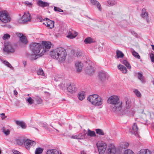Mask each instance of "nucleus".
Segmentation results:
<instances>
[{
	"label": "nucleus",
	"mask_w": 154,
	"mask_h": 154,
	"mask_svg": "<svg viewBox=\"0 0 154 154\" xmlns=\"http://www.w3.org/2000/svg\"><path fill=\"white\" fill-rule=\"evenodd\" d=\"M107 102L108 103L113 105L111 106L112 111L118 112L121 111L122 102L120 101L118 96L116 95L111 96L108 98Z\"/></svg>",
	"instance_id": "1"
},
{
	"label": "nucleus",
	"mask_w": 154,
	"mask_h": 154,
	"mask_svg": "<svg viewBox=\"0 0 154 154\" xmlns=\"http://www.w3.org/2000/svg\"><path fill=\"white\" fill-rule=\"evenodd\" d=\"M42 47L41 44L38 43L33 42L29 45L30 48L33 53L32 55L31 56V60H35L41 56H40V53L42 51Z\"/></svg>",
	"instance_id": "2"
},
{
	"label": "nucleus",
	"mask_w": 154,
	"mask_h": 154,
	"mask_svg": "<svg viewBox=\"0 0 154 154\" xmlns=\"http://www.w3.org/2000/svg\"><path fill=\"white\" fill-rule=\"evenodd\" d=\"M88 100L93 105L100 106L103 103V100L97 94H93L89 96Z\"/></svg>",
	"instance_id": "3"
},
{
	"label": "nucleus",
	"mask_w": 154,
	"mask_h": 154,
	"mask_svg": "<svg viewBox=\"0 0 154 154\" xmlns=\"http://www.w3.org/2000/svg\"><path fill=\"white\" fill-rule=\"evenodd\" d=\"M51 46V43L50 42L43 41L42 42L41 47L42 51L40 52V56H42L45 53L48 51Z\"/></svg>",
	"instance_id": "4"
},
{
	"label": "nucleus",
	"mask_w": 154,
	"mask_h": 154,
	"mask_svg": "<svg viewBox=\"0 0 154 154\" xmlns=\"http://www.w3.org/2000/svg\"><path fill=\"white\" fill-rule=\"evenodd\" d=\"M58 60L59 62H62L66 60L67 53L65 50L62 47H59Z\"/></svg>",
	"instance_id": "5"
},
{
	"label": "nucleus",
	"mask_w": 154,
	"mask_h": 154,
	"mask_svg": "<svg viewBox=\"0 0 154 154\" xmlns=\"http://www.w3.org/2000/svg\"><path fill=\"white\" fill-rule=\"evenodd\" d=\"M0 20L2 22L5 23L10 21V18L6 11H0Z\"/></svg>",
	"instance_id": "6"
},
{
	"label": "nucleus",
	"mask_w": 154,
	"mask_h": 154,
	"mask_svg": "<svg viewBox=\"0 0 154 154\" xmlns=\"http://www.w3.org/2000/svg\"><path fill=\"white\" fill-rule=\"evenodd\" d=\"M96 144L99 154H104L106 148H107L106 143L103 141H100Z\"/></svg>",
	"instance_id": "7"
},
{
	"label": "nucleus",
	"mask_w": 154,
	"mask_h": 154,
	"mask_svg": "<svg viewBox=\"0 0 154 154\" xmlns=\"http://www.w3.org/2000/svg\"><path fill=\"white\" fill-rule=\"evenodd\" d=\"M3 50L4 51L8 53H14L15 51V49L9 42H5L4 43V47Z\"/></svg>",
	"instance_id": "8"
},
{
	"label": "nucleus",
	"mask_w": 154,
	"mask_h": 154,
	"mask_svg": "<svg viewBox=\"0 0 154 154\" xmlns=\"http://www.w3.org/2000/svg\"><path fill=\"white\" fill-rule=\"evenodd\" d=\"M108 78L107 73L103 71H101L99 72L98 74V80L101 82H105Z\"/></svg>",
	"instance_id": "9"
},
{
	"label": "nucleus",
	"mask_w": 154,
	"mask_h": 154,
	"mask_svg": "<svg viewBox=\"0 0 154 154\" xmlns=\"http://www.w3.org/2000/svg\"><path fill=\"white\" fill-rule=\"evenodd\" d=\"M106 151V154H116V147L112 143L109 144L108 145Z\"/></svg>",
	"instance_id": "10"
},
{
	"label": "nucleus",
	"mask_w": 154,
	"mask_h": 154,
	"mask_svg": "<svg viewBox=\"0 0 154 154\" xmlns=\"http://www.w3.org/2000/svg\"><path fill=\"white\" fill-rule=\"evenodd\" d=\"M24 144L25 148L27 150H29L31 147L34 146L36 143L34 141L27 139L25 140Z\"/></svg>",
	"instance_id": "11"
},
{
	"label": "nucleus",
	"mask_w": 154,
	"mask_h": 154,
	"mask_svg": "<svg viewBox=\"0 0 154 154\" xmlns=\"http://www.w3.org/2000/svg\"><path fill=\"white\" fill-rule=\"evenodd\" d=\"M67 91L70 93L73 94L77 91L75 85L73 83H69L66 85Z\"/></svg>",
	"instance_id": "12"
},
{
	"label": "nucleus",
	"mask_w": 154,
	"mask_h": 154,
	"mask_svg": "<svg viewBox=\"0 0 154 154\" xmlns=\"http://www.w3.org/2000/svg\"><path fill=\"white\" fill-rule=\"evenodd\" d=\"M31 17L29 13L28 12L25 13L23 16L20 20V23H24L28 21H30Z\"/></svg>",
	"instance_id": "13"
},
{
	"label": "nucleus",
	"mask_w": 154,
	"mask_h": 154,
	"mask_svg": "<svg viewBox=\"0 0 154 154\" xmlns=\"http://www.w3.org/2000/svg\"><path fill=\"white\" fill-rule=\"evenodd\" d=\"M16 35L19 38L20 41L23 44L26 45L28 43V41L26 36L24 35L22 33L17 32Z\"/></svg>",
	"instance_id": "14"
},
{
	"label": "nucleus",
	"mask_w": 154,
	"mask_h": 154,
	"mask_svg": "<svg viewBox=\"0 0 154 154\" xmlns=\"http://www.w3.org/2000/svg\"><path fill=\"white\" fill-rule=\"evenodd\" d=\"M59 47L57 48L52 51L50 53V55L53 59H55L58 61V56L59 54Z\"/></svg>",
	"instance_id": "15"
},
{
	"label": "nucleus",
	"mask_w": 154,
	"mask_h": 154,
	"mask_svg": "<svg viewBox=\"0 0 154 154\" xmlns=\"http://www.w3.org/2000/svg\"><path fill=\"white\" fill-rule=\"evenodd\" d=\"M46 21L44 22L43 23L47 26V27L50 29H52L54 27V22L53 21L51 20L48 18L46 19Z\"/></svg>",
	"instance_id": "16"
},
{
	"label": "nucleus",
	"mask_w": 154,
	"mask_h": 154,
	"mask_svg": "<svg viewBox=\"0 0 154 154\" xmlns=\"http://www.w3.org/2000/svg\"><path fill=\"white\" fill-rule=\"evenodd\" d=\"M77 35V32L72 29H70L68 32L67 37L70 39H72L75 38Z\"/></svg>",
	"instance_id": "17"
},
{
	"label": "nucleus",
	"mask_w": 154,
	"mask_h": 154,
	"mask_svg": "<svg viewBox=\"0 0 154 154\" xmlns=\"http://www.w3.org/2000/svg\"><path fill=\"white\" fill-rule=\"evenodd\" d=\"M37 5L39 6L42 8H44L48 6L49 4L45 2H44L41 0H39L37 2Z\"/></svg>",
	"instance_id": "18"
},
{
	"label": "nucleus",
	"mask_w": 154,
	"mask_h": 154,
	"mask_svg": "<svg viewBox=\"0 0 154 154\" xmlns=\"http://www.w3.org/2000/svg\"><path fill=\"white\" fill-rule=\"evenodd\" d=\"M91 2L92 5H96L100 11L101 10V7L100 3L96 0H91Z\"/></svg>",
	"instance_id": "19"
},
{
	"label": "nucleus",
	"mask_w": 154,
	"mask_h": 154,
	"mask_svg": "<svg viewBox=\"0 0 154 154\" xmlns=\"http://www.w3.org/2000/svg\"><path fill=\"white\" fill-rule=\"evenodd\" d=\"M138 128L136 123H134L132 126V128L131 130V132L133 134H137Z\"/></svg>",
	"instance_id": "20"
},
{
	"label": "nucleus",
	"mask_w": 154,
	"mask_h": 154,
	"mask_svg": "<svg viewBox=\"0 0 154 154\" xmlns=\"http://www.w3.org/2000/svg\"><path fill=\"white\" fill-rule=\"evenodd\" d=\"M25 140L22 137H20L16 139L15 140V143L19 145H21L23 143L24 144V142Z\"/></svg>",
	"instance_id": "21"
},
{
	"label": "nucleus",
	"mask_w": 154,
	"mask_h": 154,
	"mask_svg": "<svg viewBox=\"0 0 154 154\" xmlns=\"http://www.w3.org/2000/svg\"><path fill=\"white\" fill-rule=\"evenodd\" d=\"M75 67H83L84 66L83 62L80 60H76L74 63Z\"/></svg>",
	"instance_id": "22"
},
{
	"label": "nucleus",
	"mask_w": 154,
	"mask_h": 154,
	"mask_svg": "<svg viewBox=\"0 0 154 154\" xmlns=\"http://www.w3.org/2000/svg\"><path fill=\"white\" fill-rule=\"evenodd\" d=\"M85 70L86 73L89 75H92L95 72L94 68H86Z\"/></svg>",
	"instance_id": "23"
},
{
	"label": "nucleus",
	"mask_w": 154,
	"mask_h": 154,
	"mask_svg": "<svg viewBox=\"0 0 154 154\" xmlns=\"http://www.w3.org/2000/svg\"><path fill=\"white\" fill-rule=\"evenodd\" d=\"M137 76L138 79L141 82L143 83L145 82L144 78L142 74L141 73L138 72L137 73Z\"/></svg>",
	"instance_id": "24"
},
{
	"label": "nucleus",
	"mask_w": 154,
	"mask_h": 154,
	"mask_svg": "<svg viewBox=\"0 0 154 154\" xmlns=\"http://www.w3.org/2000/svg\"><path fill=\"white\" fill-rule=\"evenodd\" d=\"M137 154H150V152L147 149H142L138 152Z\"/></svg>",
	"instance_id": "25"
},
{
	"label": "nucleus",
	"mask_w": 154,
	"mask_h": 154,
	"mask_svg": "<svg viewBox=\"0 0 154 154\" xmlns=\"http://www.w3.org/2000/svg\"><path fill=\"white\" fill-rule=\"evenodd\" d=\"M46 154H59L58 150L55 149H49L46 152Z\"/></svg>",
	"instance_id": "26"
},
{
	"label": "nucleus",
	"mask_w": 154,
	"mask_h": 154,
	"mask_svg": "<svg viewBox=\"0 0 154 154\" xmlns=\"http://www.w3.org/2000/svg\"><path fill=\"white\" fill-rule=\"evenodd\" d=\"M86 134H87V136L91 137H95L96 136L95 132L94 131L91 130L89 129H88V131L86 133Z\"/></svg>",
	"instance_id": "27"
},
{
	"label": "nucleus",
	"mask_w": 154,
	"mask_h": 154,
	"mask_svg": "<svg viewBox=\"0 0 154 154\" xmlns=\"http://www.w3.org/2000/svg\"><path fill=\"white\" fill-rule=\"evenodd\" d=\"M117 59L123 58L124 55L123 53L120 51L117 50L116 51Z\"/></svg>",
	"instance_id": "28"
},
{
	"label": "nucleus",
	"mask_w": 154,
	"mask_h": 154,
	"mask_svg": "<svg viewBox=\"0 0 154 154\" xmlns=\"http://www.w3.org/2000/svg\"><path fill=\"white\" fill-rule=\"evenodd\" d=\"M148 13L146 11L145 9H143L142 11V13L141 15V17L144 18H146L148 16Z\"/></svg>",
	"instance_id": "29"
},
{
	"label": "nucleus",
	"mask_w": 154,
	"mask_h": 154,
	"mask_svg": "<svg viewBox=\"0 0 154 154\" xmlns=\"http://www.w3.org/2000/svg\"><path fill=\"white\" fill-rule=\"evenodd\" d=\"M15 122L17 125L20 126L22 128L24 129L26 128V126L24 122L19 121H16Z\"/></svg>",
	"instance_id": "30"
},
{
	"label": "nucleus",
	"mask_w": 154,
	"mask_h": 154,
	"mask_svg": "<svg viewBox=\"0 0 154 154\" xmlns=\"http://www.w3.org/2000/svg\"><path fill=\"white\" fill-rule=\"evenodd\" d=\"M78 97L80 100H82L85 98L84 92L82 91L79 92L78 95Z\"/></svg>",
	"instance_id": "31"
},
{
	"label": "nucleus",
	"mask_w": 154,
	"mask_h": 154,
	"mask_svg": "<svg viewBox=\"0 0 154 154\" xmlns=\"http://www.w3.org/2000/svg\"><path fill=\"white\" fill-rule=\"evenodd\" d=\"M84 42L85 44H90L93 42V39L90 37L87 38L84 40Z\"/></svg>",
	"instance_id": "32"
},
{
	"label": "nucleus",
	"mask_w": 154,
	"mask_h": 154,
	"mask_svg": "<svg viewBox=\"0 0 154 154\" xmlns=\"http://www.w3.org/2000/svg\"><path fill=\"white\" fill-rule=\"evenodd\" d=\"M2 131L4 134L6 135L7 136L8 135L10 132V131L8 129H6L5 127H3L2 129Z\"/></svg>",
	"instance_id": "33"
},
{
	"label": "nucleus",
	"mask_w": 154,
	"mask_h": 154,
	"mask_svg": "<svg viewBox=\"0 0 154 154\" xmlns=\"http://www.w3.org/2000/svg\"><path fill=\"white\" fill-rule=\"evenodd\" d=\"M133 92L137 97H141V94L140 92L137 89L134 90Z\"/></svg>",
	"instance_id": "34"
},
{
	"label": "nucleus",
	"mask_w": 154,
	"mask_h": 154,
	"mask_svg": "<svg viewBox=\"0 0 154 154\" xmlns=\"http://www.w3.org/2000/svg\"><path fill=\"white\" fill-rule=\"evenodd\" d=\"M43 149L41 147L37 148L35 151V154H41L42 152Z\"/></svg>",
	"instance_id": "35"
},
{
	"label": "nucleus",
	"mask_w": 154,
	"mask_h": 154,
	"mask_svg": "<svg viewBox=\"0 0 154 154\" xmlns=\"http://www.w3.org/2000/svg\"><path fill=\"white\" fill-rule=\"evenodd\" d=\"M26 101L28 102L29 104H32L34 102V100L31 97L26 98Z\"/></svg>",
	"instance_id": "36"
},
{
	"label": "nucleus",
	"mask_w": 154,
	"mask_h": 154,
	"mask_svg": "<svg viewBox=\"0 0 154 154\" xmlns=\"http://www.w3.org/2000/svg\"><path fill=\"white\" fill-rule=\"evenodd\" d=\"M96 133L100 135H103L104 134L103 131L100 129H97L95 130Z\"/></svg>",
	"instance_id": "37"
},
{
	"label": "nucleus",
	"mask_w": 154,
	"mask_h": 154,
	"mask_svg": "<svg viewBox=\"0 0 154 154\" xmlns=\"http://www.w3.org/2000/svg\"><path fill=\"white\" fill-rule=\"evenodd\" d=\"M86 133H81L77 135L78 139H82L85 138Z\"/></svg>",
	"instance_id": "38"
},
{
	"label": "nucleus",
	"mask_w": 154,
	"mask_h": 154,
	"mask_svg": "<svg viewBox=\"0 0 154 154\" xmlns=\"http://www.w3.org/2000/svg\"><path fill=\"white\" fill-rule=\"evenodd\" d=\"M132 54L134 57L138 59L140 58V57L137 52H136L134 50L132 51Z\"/></svg>",
	"instance_id": "39"
},
{
	"label": "nucleus",
	"mask_w": 154,
	"mask_h": 154,
	"mask_svg": "<svg viewBox=\"0 0 154 154\" xmlns=\"http://www.w3.org/2000/svg\"><path fill=\"white\" fill-rule=\"evenodd\" d=\"M37 74L39 75L45 76V73L43 70L41 68L39 69L37 71Z\"/></svg>",
	"instance_id": "40"
},
{
	"label": "nucleus",
	"mask_w": 154,
	"mask_h": 154,
	"mask_svg": "<svg viewBox=\"0 0 154 154\" xmlns=\"http://www.w3.org/2000/svg\"><path fill=\"white\" fill-rule=\"evenodd\" d=\"M131 111L130 106L128 105L124 110V112L125 113H128Z\"/></svg>",
	"instance_id": "41"
},
{
	"label": "nucleus",
	"mask_w": 154,
	"mask_h": 154,
	"mask_svg": "<svg viewBox=\"0 0 154 154\" xmlns=\"http://www.w3.org/2000/svg\"><path fill=\"white\" fill-rule=\"evenodd\" d=\"M123 154H134V152L130 149H127L125 151Z\"/></svg>",
	"instance_id": "42"
},
{
	"label": "nucleus",
	"mask_w": 154,
	"mask_h": 154,
	"mask_svg": "<svg viewBox=\"0 0 154 154\" xmlns=\"http://www.w3.org/2000/svg\"><path fill=\"white\" fill-rule=\"evenodd\" d=\"M87 63H88L89 66L90 67H94L96 66L95 65L93 62L90 61H88Z\"/></svg>",
	"instance_id": "43"
},
{
	"label": "nucleus",
	"mask_w": 154,
	"mask_h": 154,
	"mask_svg": "<svg viewBox=\"0 0 154 154\" xmlns=\"http://www.w3.org/2000/svg\"><path fill=\"white\" fill-rule=\"evenodd\" d=\"M123 63L127 67H131L129 63L126 60H124L122 61Z\"/></svg>",
	"instance_id": "44"
},
{
	"label": "nucleus",
	"mask_w": 154,
	"mask_h": 154,
	"mask_svg": "<svg viewBox=\"0 0 154 154\" xmlns=\"http://www.w3.org/2000/svg\"><path fill=\"white\" fill-rule=\"evenodd\" d=\"M3 63L5 65V66H8L9 67H13L11 64L8 61H3Z\"/></svg>",
	"instance_id": "45"
},
{
	"label": "nucleus",
	"mask_w": 154,
	"mask_h": 154,
	"mask_svg": "<svg viewBox=\"0 0 154 154\" xmlns=\"http://www.w3.org/2000/svg\"><path fill=\"white\" fill-rule=\"evenodd\" d=\"M10 37V35L8 34H5L2 37V38L4 40L8 39Z\"/></svg>",
	"instance_id": "46"
},
{
	"label": "nucleus",
	"mask_w": 154,
	"mask_h": 154,
	"mask_svg": "<svg viewBox=\"0 0 154 154\" xmlns=\"http://www.w3.org/2000/svg\"><path fill=\"white\" fill-rule=\"evenodd\" d=\"M107 3L108 6H110L113 5L116 3L115 1H109L107 2Z\"/></svg>",
	"instance_id": "47"
},
{
	"label": "nucleus",
	"mask_w": 154,
	"mask_h": 154,
	"mask_svg": "<svg viewBox=\"0 0 154 154\" xmlns=\"http://www.w3.org/2000/svg\"><path fill=\"white\" fill-rule=\"evenodd\" d=\"M61 78V76L60 75H55L54 77V80L56 81H59Z\"/></svg>",
	"instance_id": "48"
},
{
	"label": "nucleus",
	"mask_w": 154,
	"mask_h": 154,
	"mask_svg": "<svg viewBox=\"0 0 154 154\" xmlns=\"http://www.w3.org/2000/svg\"><path fill=\"white\" fill-rule=\"evenodd\" d=\"M123 73H126L127 72V68H118Z\"/></svg>",
	"instance_id": "49"
},
{
	"label": "nucleus",
	"mask_w": 154,
	"mask_h": 154,
	"mask_svg": "<svg viewBox=\"0 0 154 154\" xmlns=\"http://www.w3.org/2000/svg\"><path fill=\"white\" fill-rule=\"evenodd\" d=\"M36 101L37 104H39L41 103L42 102V100L41 98L37 97L36 99Z\"/></svg>",
	"instance_id": "50"
},
{
	"label": "nucleus",
	"mask_w": 154,
	"mask_h": 154,
	"mask_svg": "<svg viewBox=\"0 0 154 154\" xmlns=\"http://www.w3.org/2000/svg\"><path fill=\"white\" fill-rule=\"evenodd\" d=\"M25 4L27 5L28 6L30 7H32V3L29 2L28 1H26L25 2Z\"/></svg>",
	"instance_id": "51"
},
{
	"label": "nucleus",
	"mask_w": 154,
	"mask_h": 154,
	"mask_svg": "<svg viewBox=\"0 0 154 154\" xmlns=\"http://www.w3.org/2000/svg\"><path fill=\"white\" fill-rule=\"evenodd\" d=\"M150 57L152 62H154V54H150Z\"/></svg>",
	"instance_id": "52"
},
{
	"label": "nucleus",
	"mask_w": 154,
	"mask_h": 154,
	"mask_svg": "<svg viewBox=\"0 0 154 154\" xmlns=\"http://www.w3.org/2000/svg\"><path fill=\"white\" fill-rule=\"evenodd\" d=\"M12 152L14 154H21L19 151L15 149L12 150Z\"/></svg>",
	"instance_id": "53"
},
{
	"label": "nucleus",
	"mask_w": 154,
	"mask_h": 154,
	"mask_svg": "<svg viewBox=\"0 0 154 154\" xmlns=\"http://www.w3.org/2000/svg\"><path fill=\"white\" fill-rule=\"evenodd\" d=\"M81 53L79 51H77L75 52V54L78 57H80L81 55Z\"/></svg>",
	"instance_id": "54"
},
{
	"label": "nucleus",
	"mask_w": 154,
	"mask_h": 154,
	"mask_svg": "<svg viewBox=\"0 0 154 154\" xmlns=\"http://www.w3.org/2000/svg\"><path fill=\"white\" fill-rule=\"evenodd\" d=\"M131 33L133 35H134L135 36H136L137 35V34L134 31H130Z\"/></svg>",
	"instance_id": "55"
},
{
	"label": "nucleus",
	"mask_w": 154,
	"mask_h": 154,
	"mask_svg": "<svg viewBox=\"0 0 154 154\" xmlns=\"http://www.w3.org/2000/svg\"><path fill=\"white\" fill-rule=\"evenodd\" d=\"M76 72H80L82 70V68H76Z\"/></svg>",
	"instance_id": "56"
},
{
	"label": "nucleus",
	"mask_w": 154,
	"mask_h": 154,
	"mask_svg": "<svg viewBox=\"0 0 154 154\" xmlns=\"http://www.w3.org/2000/svg\"><path fill=\"white\" fill-rule=\"evenodd\" d=\"M59 8H58V7H56V6H54V10L55 11L59 12Z\"/></svg>",
	"instance_id": "57"
},
{
	"label": "nucleus",
	"mask_w": 154,
	"mask_h": 154,
	"mask_svg": "<svg viewBox=\"0 0 154 154\" xmlns=\"http://www.w3.org/2000/svg\"><path fill=\"white\" fill-rule=\"evenodd\" d=\"M71 138H72V139H78V137H77V135L72 136L71 137Z\"/></svg>",
	"instance_id": "58"
},
{
	"label": "nucleus",
	"mask_w": 154,
	"mask_h": 154,
	"mask_svg": "<svg viewBox=\"0 0 154 154\" xmlns=\"http://www.w3.org/2000/svg\"><path fill=\"white\" fill-rule=\"evenodd\" d=\"M0 115H1V116L2 119H4L6 117L5 116V115L4 113H2V114H1Z\"/></svg>",
	"instance_id": "59"
},
{
	"label": "nucleus",
	"mask_w": 154,
	"mask_h": 154,
	"mask_svg": "<svg viewBox=\"0 0 154 154\" xmlns=\"http://www.w3.org/2000/svg\"><path fill=\"white\" fill-rule=\"evenodd\" d=\"M23 66L24 67H26V66H27V62L25 61H23Z\"/></svg>",
	"instance_id": "60"
},
{
	"label": "nucleus",
	"mask_w": 154,
	"mask_h": 154,
	"mask_svg": "<svg viewBox=\"0 0 154 154\" xmlns=\"http://www.w3.org/2000/svg\"><path fill=\"white\" fill-rule=\"evenodd\" d=\"M125 147H124L125 148H126L128 146V143H124Z\"/></svg>",
	"instance_id": "61"
},
{
	"label": "nucleus",
	"mask_w": 154,
	"mask_h": 154,
	"mask_svg": "<svg viewBox=\"0 0 154 154\" xmlns=\"http://www.w3.org/2000/svg\"><path fill=\"white\" fill-rule=\"evenodd\" d=\"M81 154H86L84 150H82L81 151Z\"/></svg>",
	"instance_id": "62"
},
{
	"label": "nucleus",
	"mask_w": 154,
	"mask_h": 154,
	"mask_svg": "<svg viewBox=\"0 0 154 154\" xmlns=\"http://www.w3.org/2000/svg\"><path fill=\"white\" fill-rule=\"evenodd\" d=\"M117 67H124L121 64H119L117 66Z\"/></svg>",
	"instance_id": "63"
},
{
	"label": "nucleus",
	"mask_w": 154,
	"mask_h": 154,
	"mask_svg": "<svg viewBox=\"0 0 154 154\" xmlns=\"http://www.w3.org/2000/svg\"><path fill=\"white\" fill-rule=\"evenodd\" d=\"M14 95H17V94L18 93H17V91H16V90H14Z\"/></svg>",
	"instance_id": "64"
}]
</instances>
